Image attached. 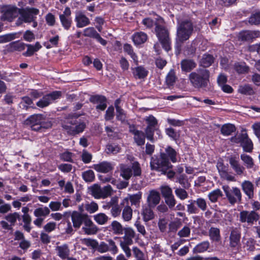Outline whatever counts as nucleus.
Listing matches in <instances>:
<instances>
[{
    "label": "nucleus",
    "instance_id": "f257e3e1",
    "mask_svg": "<svg viewBox=\"0 0 260 260\" xmlns=\"http://www.w3.org/2000/svg\"><path fill=\"white\" fill-rule=\"evenodd\" d=\"M210 73L206 69H200L191 73L189 80L195 88L205 87L209 82Z\"/></svg>",
    "mask_w": 260,
    "mask_h": 260
},
{
    "label": "nucleus",
    "instance_id": "f03ea898",
    "mask_svg": "<svg viewBox=\"0 0 260 260\" xmlns=\"http://www.w3.org/2000/svg\"><path fill=\"white\" fill-rule=\"evenodd\" d=\"M62 126L68 134L75 135L84 131L86 124L83 121L72 117L66 118L62 123Z\"/></svg>",
    "mask_w": 260,
    "mask_h": 260
},
{
    "label": "nucleus",
    "instance_id": "7ed1b4c3",
    "mask_svg": "<svg viewBox=\"0 0 260 260\" xmlns=\"http://www.w3.org/2000/svg\"><path fill=\"white\" fill-rule=\"evenodd\" d=\"M193 31V26L192 23L185 20L178 22L177 29V44H181L187 40L191 35Z\"/></svg>",
    "mask_w": 260,
    "mask_h": 260
},
{
    "label": "nucleus",
    "instance_id": "20e7f679",
    "mask_svg": "<svg viewBox=\"0 0 260 260\" xmlns=\"http://www.w3.org/2000/svg\"><path fill=\"white\" fill-rule=\"evenodd\" d=\"M26 124L30 125L32 129L39 131L42 128H49L51 127V122L42 114H34L26 120Z\"/></svg>",
    "mask_w": 260,
    "mask_h": 260
},
{
    "label": "nucleus",
    "instance_id": "39448f33",
    "mask_svg": "<svg viewBox=\"0 0 260 260\" xmlns=\"http://www.w3.org/2000/svg\"><path fill=\"white\" fill-rule=\"evenodd\" d=\"M25 8H18L13 5H2L0 6V13L2 14L1 19L12 21L16 18L18 14L20 15L19 20L22 19V10Z\"/></svg>",
    "mask_w": 260,
    "mask_h": 260
},
{
    "label": "nucleus",
    "instance_id": "423d86ee",
    "mask_svg": "<svg viewBox=\"0 0 260 260\" xmlns=\"http://www.w3.org/2000/svg\"><path fill=\"white\" fill-rule=\"evenodd\" d=\"M150 165L151 170L163 173L171 166L169 159L166 158V154L164 153H161L159 157L155 156L152 157Z\"/></svg>",
    "mask_w": 260,
    "mask_h": 260
},
{
    "label": "nucleus",
    "instance_id": "0eeeda50",
    "mask_svg": "<svg viewBox=\"0 0 260 260\" xmlns=\"http://www.w3.org/2000/svg\"><path fill=\"white\" fill-rule=\"evenodd\" d=\"M155 32L163 48L167 51L171 49V42L168 31L164 27L156 24Z\"/></svg>",
    "mask_w": 260,
    "mask_h": 260
},
{
    "label": "nucleus",
    "instance_id": "6e6552de",
    "mask_svg": "<svg viewBox=\"0 0 260 260\" xmlns=\"http://www.w3.org/2000/svg\"><path fill=\"white\" fill-rule=\"evenodd\" d=\"M222 189L230 204L233 205L241 201L242 194L239 188L237 187L230 188L228 185H223Z\"/></svg>",
    "mask_w": 260,
    "mask_h": 260
},
{
    "label": "nucleus",
    "instance_id": "1a4fd4ad",
    "mask_svg": "<svg viewBox=\"0 0 260 260\" xmlns=\"http://www.w3.org/2000/svg\"><path fill=\"white\" fill-rule=\"evenodd\" d=\"M23 11L21 20L25 23L32 22L33 27H36L38 25L36 16L39 14L40 10L35 8L26 7Z\"/></svg>",
    "mask_w": 260,
    "mask_h": 260
},
{
    "label": "nucleus",
    "instance_id": "9d476101",
    "mask_svg": "<svg viewBox=\"0 0 260 260\" xmlns=\"http://www.w3.org/2000/svg\"><path fill=\"white\" fill-rule=\"evenodd\" d=\"M61 92L58 91H53L47 94L38 101L36 103V105L41 108L47 107L55 100L59 99L61 96Z\"/></svg>",
    "mask_w": 260,
    "mask_h": 260
},
{
    "label": "nucleus",
    "instance_id": "9b49d317",
    "mask_svg": "<svg viewBox=\"0 0 260 260\" xmlns=\"http://www.w3.org/2000/svg\"><path fill=\"white\" fill-rule=\"evenodd\" d=\"M232 141L237 143H240L244 151L246 152H251L253 146L252 142L248 138V136L246 133L237 135L235 138H232Z\"/></svg>",
    "mask_w": 260,
    "mask_h": 260
},
{
    "label": "nucleus",
    "instance_id": "f8f14e48",
    "mask_svg": "<svg viewBox=\"0 0 260 260\" xmlns=\"http://www.w3.org/2000/svg\"><path fill=\"white\" fill-rule=\"evenodd\" d=\"M107 241L108 244L104 242H101L100 244H98V246L96 247L97 250L102 253H106L108 251H110L113 254L117 253L118 249L115 242L112 239H109Z\"/></svg>",
    "mask_w": 260,
    "mask_h": 260
},
{
    "label": "nucleus",
    "instance_id": "ddd939ff",
    "mask_svg": "<svg viewBox=\"0 0 260 260\" xmlns=\"http://www.w3.org/2000/svg\"><path fill=\"white\" fill-rule=\"evenodd\" d=\"M112 191L110 185L101 188L98 185H94L92 188V194L96 199L105 198L111 194Z\"/></svg>",
    "mask_w": 260,
    "mask_h": 260
},
{
    "label": "nucleus",
    "instance_id": "4468645a",
    "mask_svg": "<svg viewBox=\"0 0 260 260\" xmlns=\"http://www.w3.org/2000/svg\"><path fill=\"white\" fill-rule=\"evenodd\" d=\"M59 18L62 27L66 30L69 29L72 23L70 8L66 7L63 13L59 15Z\"/></svg>",
    "mask_w": 260,
    "mask_h": 260
},
{
    "label": "nucleus",
    "instance_id": "2eb2a0df",
    "mask_svg": "<svg viewBox=\"0 0 260 260\" xmlns=\"http://www.w3.org/2000/svg\"><path fill=\"white\" fill-rule=\"evenodd\" d=\"M258 219L259 215L254 211H243L240 213V220L242 222H247L249 224H252Z\"/></svg>",
    "mask_w": 260,
    "mask_h": 260
},
{
    "label": "nucleus",
    "instance_id": "dca6fc26",
    "mask_svg": "<svg viewBox=\"0 0 260 260\" xmlns=\"http://www.w3.org/2000/svg\"><path fill=\"white\" fill-rule=\"evenodd\" d=\"M229 163L233 170L235 171L236 175L238 176L244 175L245 169L242 166L239 161V158L237 156H231L229 159Z\"/></svg>",
    "mask_w": 260,
    "mask_h": 260
},
{
    "label": "nucleus",
    "instance_id": "f3484780",
    "mask_svg": "<svg viewBox=\"0 0 260 260\" xmlns=\"http://www.w3.org/2000/svg\"><path fill=\"white\" fill-rule=\"evenodd\" d=\"M83 224L84 226L82 229L85 234L91 235L95 234L97 233L98 231V227L88 217H85Z\"/></svg>",
    "mask_w": 260,
    "mask_h": 260
},
{
    "label": "nucleus",
    "instance_id": "a211bd4d",
    "mask_svg": "<svg viewBox=\"0 0 260 260\" xmlns=\"http://www.w3.org/2000/svg\"><path fill=\"white\" fill-rule=\"evenodd\" d=\"M133 243V239L123 236L120 238V246L125 253L126 257L129 258L132 256L131 250L129 246L132 245Z\"/></svg>",
    "mask_w": 260,
    "mask_h": 260
},
{
    "label": "nucleus",
    "instance_id": "6ab92c4d",
    "mask_svg": "<svg viewBox=\"0 0 260 260\" xmlns=\"http://www.w3.org/2000/svg\"><path fill=\"white\" fill-rule=\"evenodd\" d=\"M75 21L78 28H82L90 24L89 18L81 11L76 12Z\"/></svg>",
    "mask_w": 260,
    "mask_h": 260
},
{
    "label": "nucleus",
    "instance_id": "aec40b11",
    "mask_svg": "<svg viewBox=\"0 0 260 260\" xmlns=\"http://www.w3.org/2000/svg\"><path fill=\"white\" fill-rule=\"evenodd\" d=\"M160 200L159 193L154 190L150 191L147 197L148 206L151 207H154L159 204Z\"/></svg>",
    "mask_w": 260,
    "mask_h": 260
},
{
    "label": "nucleus",
    "instance_id": "412c9836",
    "mask_svg": "<svg viewBox=\"0 0 260 260\" xmlns=\"http://www.w3.org/2000/svg\"><path fill=\"white\" fill-rule=\"evenodd\" d=\"M92 168L98 172L108 173L113 169V165L107 161H103L98 164H94Z\"/></svg>",
    "mask_w": 260,
    "mask_h": 260
},
{
    "label": "nucleus",
    "instance_id": "4be33fe9",
    "mask_svg": "<svg viewBox=\"0 0 260 260\" xmlns=\"http://www.w3.org/2000/svg\"><path fill=\"white\" fill-rule=\"evenodd\" d=\"M90 101L94 104H98L96 108L101 110H104L107 107L106 99L102 95H96L90 98Z\"/></svg>",
    "mask_w": 260,
    "mask_h": 260
},
{
    "label": "nucleus",
    "instance_id": "5701e85b",
    "mask_svg": "<svg viewBox=\"0 0 260 260\" xmlns=\"http://www.w3.org/2000/svg\"><path fill=\"white\" fill-rule=\"evenodd\" d=\"M241 234L239 229L233 228L231 230L230 236V245L232 247L237 246L240 242Z\"/></svg>",
    "mask_w": 260,
    "mask_h": 260
},
{
    "label": "nucleus",
    "instance_id": "b1692460",
    "mask_svg": "<svg viewBox=\"0 0 260 260\" xmlns=\"http://www.w3.org/2000/svg\"><path fill=\"white\" fill-rule=\"evenodd\" d=\"M84 215L77 211H74L71 215L73 226L75 228H79L85 219Z\"/></svg>",
    "mask_w": 260,
    "mask_h": 260
},
{
    "label": "nucleus",
    "instance_id": "393cba45",
    "mask_svg": "<svg viewBox=\"0 0 260 260\" xmlns=\"http://www.w3.org/2000/svg\"><path fill=\"white\" fill-rule=\"evenodd\" d=\"M147 38V35L143 32H136L132 36L133 41L135 45H140L145 43Z\"/></svg>",
    "mask_w": 260,
    "mask_h": 260
},
{
    "label": "nucleus",
    "instance_id": "a878e982",
    "mask_svg": "<svg viewBox=\"0 0 260 260\" xmlns=\"http://www.w3.org/2000/svg\"><path fill=\"white\" fill-rule=\"evenodd\" d=\"M57 254L62 259L67 258L69 255L70 250L67 244L57 246L55 248Z\"/></svg>",
    "mask_w": 260,
    "mask_h": 260
},
{
    "label": "nucleus",
    "instance_id": "bb28decb",
    "mask_svg": "<svg viewBox=\"0 0 260 260\" xmlns=\"http://www.w3.org/2000/svg\"><path fill=\"white\" fill-rule=\"evenodd\" d=\"M244 192L249 197L252 198L253 196V185L249 181L245 180L241 184Z\"/></svg>",
    "mask_w": 260,
    "mask_h": 260
},
{
    "label": "nucleus",
    "instance_id": "cd10ccee",
    "mask_svg": "<svg viewBox=\"0 0 260 260\" xmlns=\"http://www.w3.org/2000/svg\"><path fill=\"white\" fill-rule=\"evenodd\" d=\"M196 63L190 59H184L181 62V67L183 71L188 72L195 68Z\"/></svg>",
    "mask_w": 260,
    "mask_h": 260
},
{
    "label": "nucleus",
    "instance_id": "c85d7f7f",
    "mask_svg": "<svg viewBox=\"0 0 260 260\" xmlns=\"http://www.w3.org/2000/svg\"><path fill=\"white\" fill-rule=\"evenodd\" d=\"M24 44L18 41L11 43L7 46L8 50L11 52L15 51H20L24 50Z\"/></svg>",
    "mask_w": 260,
    "mask_h": 260
},
{
    "label": "nucleus",
    "instance_id": "c756f323",
    "mask_svg": "<svg viewBox=\"0 0 260 260\" xmlns=\"http://www.w3.org/2000/svg\"><path fill=\"white\" fill-rule=\"evenodd\" d=\"M238 91L239 93L245 95H252L254 93L253 88L249 84L240 85Z\"/></svg>",
    "mask_w": 260,
    "mask_h": 260
},
{
    "label": "nucleus",
    "instance_id": "7c9ffc66",
    "mask_svg": "<svg viewBox=\"0 0 260 260\" xmlns=\"http://www.w3.org/2000/svg\"><path fill=\"white\" fill-rule=\"evenodd\" d=\"M132 175L131 168L124 165H120V176L125 180H128Z\"/></svg>",
    "mask_w": 260,
    "mask_h": 260
},
{
    "label": "nucleus",
    "instance_id": "2f4dec72",
    "mask_svg": "<svg viewBox=\"0 0 260 260\" xmlns=\"http://www.w3.org/2000/svg\"><path fill=\"white\" fill-rule=\"evenodd\" d=\"M133 74L136 78L141 79L145 77L148 74V71L141 66L134 69Z\"/></svg>",
    "mask_w": 260,
    "mask_h": 260
},
{
    "label": "nucleus",
    "instance_id": "473e14b6",
    "mask_svg": "<svg viewBox=\"0 0 260 260\" xmlns=\"http://www.w3.org/2000/svg\"><path fill=\"white\" fill-rule=\"evenodd\" d=\"M18 38V34L16 32L0 35V44L9 42Z\"/></svg>",
    "mask_w": 260,
    "mask_h": 260
},
{
    "label": "nucleus",
    "instance_id": "72a5a7b5",
    "mask_svg": "<svg viewBox=\"0 0 260 260\" xmlns=\"http://www.w3.org/2000/svg\"><path fill=\"white\" fill-rule=\"evenodd\" d=\"M151 207H146L143 208L142 211V215L143 216L144 221L147 222L152 219L154 217V213L152 210L150 209Z\"/></svg>",
    "mask_w": 260,
    "mask_h": 260
},
{
    "label": "nucleus",
    "instance_id": "f704fd0d",
    "mask_svg": "<svg viewBox=\"0 0 260 260\" xmlns=\"http://www.w3.org/2000/svg\"><path fill=\"white\" fill-rule=\"evenodd\" d=\"M124 51L130 55L134 61L137 64L138 63V58L135 52H134L132 46L128 44H125L123 46Z\"/></svg>",
    "mask_w": 260,
    "mask_h": 260
},
{
    "label": "nucleus",
    "instance_id": "c9c22d12",
    "mask_svg": "<svg viewBox=\"0 0 260 260\" xmlns=\"http://www.w3.org/2000/svg\"><path fill=\"white\" fill-rule=\"evenodd\" d=\"M134 135V139L138 145H142L145 143V137L142 132L135 130L133 132Z\"/></svg>",
    "mask_w": 260,
    "mask_h": 260
},
{
    "label": "nucleus",
    "instance_id": "e433bc0d",
    "mask_svg": "<svg viewBox=\"0 0 260 260\" xmlns=\"http://www.w3.org/2000/svg\"><path fill=\"white\" fill-rule=\"evenodd\" d=\"M213 62V57L209 54H204L200 60L201 66L207 68L211 65Z\"/></svg>",
    "mask_w": 260,
    "mask_h": 260
},
{
    "label": "nucleus",
    "instance_id": "4c0bfd02",
    "mask_svg": "<svg viewBox=\"0 0 260 260\" xmlns=\"http://www.w3.org/2000/svg\"><path fill=\"white\" fill-rule=\"evenodd\" d=\"M235 131L234 125L231 124H224L221 128V134L224 136H229Z\"/></svg>",
    "mask_w": 260,
    "mask_h": 260
},
{
    "label": "nucleus",
    "instance_id": "58836bf2",
    "mask_svg": "<svg viewBox=\"0 0 260 260\" xmlns=\"http://www.w3.org/2000/svg\"><path fill=\"white\" fill-rule=\"evenodd\" d=\"M50 213V210L47 207L37 208L34 211V215L36 217H45Z\"/></svg>",
    "mask_w": 260,
    "mask_h": 260
},
{
    "label": "nucleus",
    "instance_id": "ea45409f",
    "mask_svg": "<svg viewBox=\"0 0 260 260\" xmlns=\"http://www.w3.org/2000/svg\"><path fill=\"white\" fill-rule=\"evenodd\" d=\"M241 159L244 162L247 169L252 168L253 167L254 162L251 156L246 154L241 155Z\"/></svg>",
    "mask_w": 260,
    "mask_h": 260
},
{
    "label": "nucleus",
    "instance_id": "a19ab883",
    "mask_svg": "<svg viewBox=\"0 0 260 260\" xmlns=\"http://www.w3.org/2000/svg\"><path fill=\"white\" fill-rule=\"evenodd\" d=\"M93 218L98 224L101 225L105 224L108 220V217L103 213L94 215Z\"/></svg>",
    "mask_w": 260,
    "mask_h": 260
},
{
    "label": "nucleus",
    "instance_id": "79ce46f5",
    "mask_svg": "<svg viewBox=\"0 0 260 260\" xmlns=\"http://www.w3.org/2000/svg\"><path fill=\"white\" fill-rule=\"evenodd\" d=\"M165 151L166 153H165L166 154V158L168 156L173 162H176L177 152L174 149L171 147H168L166 148Z\"/></svg>",
    "mask_w": 260,
    "mask_h": 260
},
{
    "label": "nucleus",
    "instance_id": "37998d69",
    "mask_svg": "<svg viewBox=\"0 0 260 260\" xmlns=\"http://www.w3.org/2000/svg\"><path fill=\"white\" fill-rule=\"evenodd\" d=\"M222 196V191L219 189H216L210 192L208 194V197L212 202H215Z\"/></svg>",
    "mask_w": 260,
    "mask_h": 260
},
{
    "label": "nucleus",
    "instance_id": "c03bdc74",
    "mask_svg": "<svg viewBox=\"0 0 260 260\" xmlns=\"http://www.w3.org/2000/svg\"><path fill=\"white\" fill-rule=\"evenodd\" d=\"M32 104L31 99L28 96L22 98L21 101L19 103V107L23 109H27Z\"/></svg>",
    "mask_w": 260,
    "mask_h": 260
},
{
    "label": "nucleus",
    "instance_id": "a18cd8bd",
    "mask_svg": "<svg viewBox=\"0 0 260 260\" xmlns=\"http://www.w3.org/2000/svg\"><path fill=\"white\" fill-rule=\"evenodd\" d=\"M82 176L86 182H92L95 178L93 171L90 170L83 172Z\"/></svg>",
    "mask_w": 260,
    "mask_h": 260
},
{
    "label": "nucleus",
    "instance_id": "49530a36",
    "mask_svg": "<svg viewBox=\"0 0 260 260\" xmlns=\"http://www.w3.org/2000/svg\"><path fill=\"white\" fill-rule=\"evenodd\" d=\"M133 211L132 209L129 206H126L122 211V217L124 221H129L132 217Z\"/></svg>",
    "mask_w": 260,
    "mask_h": 260
},
{
    "label": "nucleus",
    "instance_id": "de8ad7c7",
    "mask_svg": "<svg viewBox=\"0 0 260 260\" xmlns=\"http://www.w3.org/2000/svg\"><path fill=\"white\" fill-rule=\"evenodd\" d=\"M175 193L176 196L181 200H184L188 197L187 191L180 187L175 188Z\"/></svg>",
    "mask_w": 260,
    "mask_h": 260
},
{
    "label": "nucleus",
    "instance_id": "09e8293b",
    "mask_svg": "<svg viewBox=\"0 0 260 260\" xmlns=\"http://www.w3.org/2000/svg\"><path fill=\"white\" fill-rule=\"evenodd\" d=\"M209 236L210 238L215 241H218L220 239L219 230L215 228H211L209 231Z\"/></svg>",
    "mask_w": 260,
    "mask_h": 260
},
{
    "label": "nucleus",
    "instance_id": "8fccbe9b",
    "mask_svg": "<svg viewBox=\"0 0 260 260\" xmlns=\"http://www.w3.org/2000/svg\"><path fill=\"white\" fill-rule=\"evenodd\" d=\"M235 69L239 74H244L248 72L249 68L245 63H237L235 64Z\"/></svg>",
    "mask_w": 260,
    "mask_h": 260
},
{
    "label": "nucleus",
    "instance_id": "3c124183",
    "mask_svg": "<svg viewBox=\"0 0 260 260\" xmlns=\"http://www.w3.org/2000/svg\"><path fill=\"white\" fill-rule=\"evenodd\" d=\"M209 246V243L207 241L203 242L197 245L194 248L197 252H203L206 251Z\"/></svg>",
    "mask_w": 260,
    "mask_h": 260
},
{
    "label": "nucleus",
    "instance_id": "603ef678",
    "mask_svg": "<svg viewBox=\"0 0 260 260\" xmlns=\"http://www.w3.org/2000/svg\"><path fill=\"white\" fill-rule=\"evenodd\" d=\"M98 34V33L92 27H87L84 29L83 30V35L85 37L93 38L95 39L96 37V35Z\"/></svg>",
    "mask_w": 260,
    "mask_h": 260
},
{
    "label": "nucleus",
    "instance_id": "864d4df0",
    "mask_svg": "<svg viewBox=\"0 0 260 260\" xmlns=\"http://www.w3.org/2000/svg\"><path fill=\"white\" fill-rule=\"evenodd\" d=\"M112 229L114 233L120 234L122 233L123 228L121 224L117 221H114L111 223Z\"/></svg>",
    "mask_w": 260,
    "mask_h": 260
},
{
    "label": "nucleus",
    "instance_id": "5fc2aeb1",
    "mask_svg": "<svg viewBox=\"0 0 260 260\" xmlns=\"http://www.w3.org/2000/svg\"><path fill=\"white\" fill-rule=\"evenodd\" d=\"M120 147L116 144H108L106 147V152L107 153L116 154L120 151Z\"/></svg>",
    "mask_w": 260,
    "mask_h": 260
},
{
    "label": "nucleus",
    "instance_id": "6e6d98bb",
    "mask_svg": "<svg viewBox=\"0 0 260 260\" xmlns=\"http://www.w3.org/2000/svg\"><path fill=\"white\" fill-rule=\"evenodd\" d=\"M160 189L161 194L164 198L173 195L172 190L168 185H162Z\"/></svg>",
    "mask_w": 260,
    "mask_h": 260
},
{
    "label": "nucleus",
    "instance_id": "4d7b16f0",
    "mask_svg": "<svg viewBox=\"0 0 260 260\" xmlns=\"http://www.w3.org/2000/svg\"><path fill=\"white\" fill-rule=\"evenodd\" d=\"M196 200H190L188 201L187 205V212L190 214H195L198 212V209L196 207Z\"/></svg>",
    "mask_w": 260,
    "mask_h": 260
},
{
    "label": "nucleus",
    "instance_id": "13d9d810",
    "mask_svg": "<svg viewBox=\"0 0 260 260\" xmlns=\"http://www.w3.org/2000/svg\"><path fill=\"white\" fill-rule=\"evenodd\" d=\"M85 210L90 213H93L98 210V205L94 202L85 204L84 205Z\"/></svg>",
    "mask_w": 260,
    "mask_h": 260
},
{
    "label": "nucleus",
    "instance_id": "bf43d9fd",
    "mask_svg": "<svg viewBox=\"0 0 260 260\" xmlns=\"http://www.w3.org/2000/svg\"><path fill=\"white\" fill-rule=\"evenodd\" d=\"M19 217V214L17 212L10 213L5 216V218L12 225H14Z\"/></svg>",
    "mask_w": 260,
    "mask_h": 260
},
{
    "label": "nucleus",
    "instance_id": "052dcab7",
    "mask_svg": "<svg viewBox=\"0 0 260 260\" xmlns=\"http://www.w3.org/2000/svg\"><path fill=\"white\" fill-rule=\"evenodd\" d=\"M176 80V77L175 73L173 71L171 70L169 72L166 77V82L168 86H172L175 83Z\"/></svg>",
    "mask_w": 260,
    "mask_h": 260
},
{
    "label": "nucleus",
    "instance_id": "680f3d73",
    "mask_svg": "<svg viewBox=\"0 0 260 260\" xmlns=\"http://www.w3.org/2000/svg\"><path fill=\"white\" fill-rule=\"evenodd\" d=\"M250 35V30L241 31L238 35V39L242 41H251Z\"/></svg>",
    "mask_w": 260,
    "mask_h": 260
},
{
    "label": "nucleus",
    "instance_id": "e2e57ef3",
    "mask_svg": "<svg viewBox=\"0 0 260 260\" xmlns=\"http://www.w3.org/2000/svg\"><path fill=\"white\" fill-rule=\"evenodd\" d=\"M249 22L251 24L258 25L260 24V12L252 14L249 18Z\"/></svg>",
    "mask_w": 260,
    "mask_h": 260
},
{
    "label": "nucleus",
    "instance_id": "0e129e2a",
    "mask_svg": "<svg viewBox=\"0 0 260 260\" xmlns=\"http://www.w3.org/2000/svg\"><path fill=\"white\" fill-rule=\"evenodd\" d=\"M145 119L148 124L147 127L155 128L157 124V121L153 116L149 115L146 117Z\"/></svg>",
    "mask_w": 260,
    "mask_h": 260
},
{
    "label": "nucleus",
    "instance_id": "69168bd1",
    "mask_svg": "<svg viewBox=\"0 0 260 260\" xmlns=\"http://www.w3.org/2000/svg\"><path fill=\"white\" fill-rule=\"evenodd\" d=\"M81 243L88 246H91L92 248H95L98 246V242L95 240L89 238H84L81 240Z\"/></svg>",
    "mask_w": 260,
    "mask_h": 260
},
{
    "label": "nucleus",
    "instance_id": "338daca9",
    "mask_svg": "<svg viewBox=\"0 0 260 260\" xmlns=\"http://www.w3.org/2000/svg\"><path fill=\"white\" fill-rule=\"evenodd\" d=\"M196 204L198 208L204 211L206 210L207 205L206 200L203 198H198L196 200Z\"/></svg>",
    "mask_w": 260,
    "mask_h": 260
},
{
    "label": "nucleus",
    "instance_id": "774afa93",
    "mask_svg": "<svg viewBox=\"0 0 260 260\" xmlns=\"http://www.w3.org/2000/svg\"><path fill=\"white\" fill-rule=\"evenodd\" d=\"M116 110V118L121 122L125 121L126 119V115L124 110L121 108H117Z\"/></svg>",
    "mask_w": 260,
    "mask_h": 260
}]
</instances>
